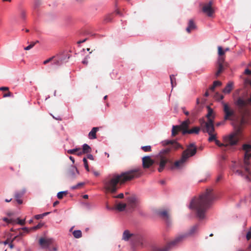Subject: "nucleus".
I'll return each instance as SVG.
<instances>
[{
	"label": "nucleus",
	"mask_w": 251,
	"mask_h": 251,
	"mask_svg": "<svg viewBox=\"0 0 251 251\" xmlns=\"http://www.w3.org/2000/svg\"><path fill=\"white\" fill-rule=\"evenodd\" d=\"M83 161L84 167H85L86 170L88 172H89V166H88V162H87V159L85 157L83 158Z\"/></svg>",
	"instance_id": "nucleus-41"
},
{
	"label": "nucleus",
	"mask_w": 251,
	"mask_h": 251,
	"mask_svg": "<svg viewBox=\"0 0 251 251\" xmlns=\"http://www.w3.org/2000/svg\"><path fill=\"white\" fill-rule=\"evenodd\" d=\"M218 53L219 56H224V55L225 53V51L223 49L222 47L221 46H218Z\"/></svg>",
	"instance_id": "nucleus-35"
},
{
	"label": "nucleus",
	"mask_w": 251,
	"mask_h": 251,
	"mask_svg": "<svg viewBox=\"0 0 251 251\" xmlns=\"http://www.w3.org/2000/svg\"><path fill=\"white\" fill-rule=\"evenodd\" d=\"M245 74L249 75H251V70H250L248 69H246L245 71Z\"/></svg>",
	"instance_id": "nucleus-55"
},
{
	"label": "nucleus",
	"mask_w": 251,
	"mask_h": 251,
	"mask_svg": "<svg viewBox=\"0 0 251 251\" xmlns=\"http://www.w3.org/2000/svg\"><path fill=\"white\" fill-rule=\"evenodd\" d=\"M22 229L25 230V231L26 232H28L30 230H32V229H30V228L29 229V228H28L27 227H24V228H22Z\"/></svg>",
	"instance_id": "nucleus-62"
},
{
	"label": "nucleus",
	"mask_w": 251,
	"mask_h": 251,
	"mask_svg": "<svg viewBox=\"0 0 251 251\" xmlns=\"http://www.w3.org/2000/svg\"><path fill=\"white\" fill-rule=\"evenodd\" d=\"M200 131V127L198 126H194L192 128L189 129L188 131H185L187 134H198Z\"/></svg>",
	"instance_id": "nucleus-25"
},
{
	"label": "nucleus",
	"mask_w": 251,
	"mask_h": 251,
	"mask_svg": "<svg viewBox=\"0 0 251 251\" xmlns=\"http://www.w3.org/2000/svg\"><path fill=\"white\" fill-rule=\"evenodd\" d=\"M10 242V240L9 238H7L4 242L3 244L5 245L9 244Z\"/></svg>",
	"instance_id": "nucleus-60"
},
{
	"label": "nucleus",
	"mask_w": 251,
	"mask_h": 251,
	"mask_svg": "<svg viewBox=\"0 0 251 251\" xmlns=\"http://www.w3.org/2000/svg\"><path fill=\"white\" fill-rule=\"evenodd\" d=\"M59 203V202L58 201H55L53 204V206L54 207L56 206L57 204H58Z\"/></svg>",
	"instance_id": "nucleus-64"
},
{
	"label": "nucleus",
	"mask_w": 251,
	"mask_h": 251,
	"mask_svg": "<svg viewBox=\"0 0 251 251\" xmlns=\"http://www.w3.org/2000/svg\"><path fill=\"white\" fill-rule=\"evenodd\" d=\"M212 1H210L207 3L203 4L202 8V12L208 16L211 17L214 13V10L212 7Z\"/></svg>",
	"instance_id": "nucleus-10"
},
{
	"label": "nucleus",
	"mask_w": 251,
	"mask_h": 251,
	"mask_svg": "<svg viewBox=\"0 0 251 251\" xmlns=\"http://www.w3.org/2000/svg\"><path fill=\"white\" fill-rule=\"evenodd\" d=\"M130 238L134 239V235L130 233L128 230H125L123 234L122 239L125 241H128Z\"/></svg>",
	"instance_id": "nucleus-18"
},
{
	"label": "nucleus",
	"mask_w": 251,
	"mask_h": 251,
	"mask_svg": "<svg viewBox=\"0 0 251 251\" xmlns=\"http://www.w3.org/2000/svg\"><path fill=\"white\" fill-rule=\"evenodd\" d=\"M154 163V160L149 156H146L142 158V165L144 169L149 168Z\"/></svg>",
	"instance_id": "nucleus-12"
},
{
	"label": "nucleus",
	"mask_w": 251,
	"mask_h": 251,
	"mask_svg": "<svg viewBox=\"0 0 251 251\" xmlns=\"http://www.w3.org/2000/svg\"><path fill=\"white\" fill-rule=\"evenodd\" d=\"M78 151H77L75 154H77V155L79 156L82 155V154H84L83 152H82V150L80 148H77Z\"/></svg>",
	"instance_id": "nucleus-50"
},
{
	"label": "nucleus",
	"mask_w": 251,
	"mask_h": 251,
	"mask_svg": "<svg viewBox=\"0 0 251 251\" xmlns=\"http://www.w3.org/2000/svg\"><path fill=\"white\" fill-rule=\"evenodd\" d=\"M9 247H10V248L11 249H13V248H14V244H13V243H12V242H10V243L9 244Z\"/></svg>",
	"instance_id": "nucleus-61"
},
{
	"label": "nucleus",
	"mask_w": 251,
	"mask_h": 251,
	"mask_svg": "<svg viewBox=\"0 0 251 251\" xmlns=\"http://www.w3.org/2000/svg\"><path fill=\"white\" fill-rule=\"evenodd\" d=\"M20 17H21V19H22L23 20H25V19L26 13L25 11L22 10L21 12Z\"/></svg>",
	"instance_id": "nucleus-45"
},
{
	"label": "nucleus",
	"mask_w": 251,
	"mask_h": 251,
	"mask_svg": "<svg viewBox=\"0 0 251 251\" xmlns=\"http://www.w3.org/2000/svg\"><path fill=\"white\" fill-rule=\"evenodd\" d=\"M23 195H24V193L21 192H17L15 194V198L16 201H17V202L20 204H21L23 203V201L21 199V198H22V196H23Z\"/></svg>",
	"instance_id": "nucleus-24"
},
{
	"label": "nucleus",
	"mask_w": 251,
	"mask_h": 251,
	"mask_svg": "<svg viewBox=\"0 0 251 251\" xmlns=\"http://www.w3.org/2000/svg\"><path fill=\"white\" fill-rule=\"evenodd\" d=\"M0 91L7 92L9 91V88L7 87H0Z\"/></svg>",
	"instance_id": "nucleus-52"
},
{
	"label": "nucleus",
	"mask_w": 251,
	"mask_h": 251,
	"mask_svg": "<svg viewBox=\"0 0 251 251\" xmlns=\"http://www.w3.org/2000/svg\"><path fill=\"white\" fill-rule=\"evenodd\" d=\"M39 244L43 248H48L52 243V239L47 238H41L39 239Z\"/></svg>",
	"instance_id": "nucleus-14"
},
{
	"label": "nucleus",
	"mask_w": 251,
	"mask_h": 251,
	"mask_svg": "<svg viewBox=\"0 0 251 251\" xmlns=\"http://www.w3.org/2000/svg\"><path fill=\"white\" fill-rule=\"evenodd\" d=\"M38 42H39L38 41H36L35 42H31L29 45H28V46L25 47L24 48V50H30L31 49H32L35 45V44L37 43H38Z\"/></svg>",
	"instance_id": "nucleus-38"
},
{
	"label": "nucleus",
	"mask_w": 251,
	"mask_h": 251,
	"mask_svg": "<svg viewBox=\"0 0 251 251\" xmlns=\"http://www.w3.org/2000/svg\"><path fill=\"white\" fill-rule=\"evenodd\" d=\"M67 194H68L67 191H61V192H59V193H58L57 196L58 199H62L63 197V196L66 195Z\"/></svg>",
	"instance_id": "nucleus-37"
},
{
	"label": "nucleus",
	"mask_w": 251,
	"mask_h": 251,
	"mask_svg": "<svg viewBox=\"0 0 251 251\" xmlns=\"http://www.w3.org/2000/svg\"><path fill=\"white\" fill-rule=\"evenodd\" d=\"M164 144L167 145H170L172 148H174L176 150L179 148L181 147L179 143L174 140L166 141L164 142Z\"/></svg>",
	"instance_id": "nucleus-19"
},
{
	"label": "nucleus",
	"mask_w": 251,
	"mask_h": 251,
	"mask_svg": "<svg viewBox=\"0 0 251 251\" xmlns=\"http://www.w3.org/2000/svg\"><path fill=\"white\" fill-rule=\"evenodd\" d=\"M73 235L75 238H80L82 237V232L80 230H74L73 232Z\"/></svg>",
	"instance_id": "nucleus-31"
},
{
	"label": "nucleus",
	"mask_w": 251,
	"mask_h": 251,
	"mask_svg": "<svg viewBox=\"0 0 251 251\" xmlns=\"http://www.w3.org/2000/svg\"><path fill=\"white\" fill-rule=\"evenodd\" d=\"M157 214L162 218H163L166 222H169L170 220V215L169 212L167 210H160L158 211Z\"/></svg>",
	"instance_id": "nucleus-15"
},
{
	"label": "nucleus",
	"mask_w": 251,
	"mask_h": 251,
	"mask_svg": "<svg viewBox=\"0 0 251 251\" xmlns=\"http://www.w3.org/2000/svg\"><path fill=\"white\" fill-rule=\"evenodd\" d=\"M235 104L241 111H243V109L247 105L251 106V94H250L249 98L246 100L241 98H239L236 101Z\"/></svg>",
	"instance_id": "nucleus-9"
},
{
	"label": "nucleus",
	"mask_w": 251,
	"mask_h": 251,
	"mask_svg": "<svg viewBox=\"0 0 251 251\" xmlns=\"http://www.w3.org/2000/svg\"><path fill=\"white\" fill-rule=\"evenodd\" d=\"M214 199L212 189L208 188L199 198L192 200L190 208L196 211L197 216L199 219H203L206 210L210 207Z\"/></svg>",
	"instance_id": "nucleus-2"
},
{
	"label": "nucleus",
	"mask_w": 251,
	"mask_h": 251,
	"mask_svg": "<svg viewBox=\"0 0 251 251\" xmlns=\"http://www.w3.org/2000/svg\"><path fill=\"white\" fill-rule=\"evenodd\" d=\"M215 144L219 147L223 149L224 150H226V144L225 143H221L219 140H215Z\"/></svg>",
	"instance_id": "nucleus-32"
},
{
	"label": "nucleus",
	"mask_w": 251,
	"mask_h": 251,
	"mask_svg": "<svg viewBox=\"0 0 251 251\" xmlns=\"http://www.w3.org/2000/svg\"><path fill=\"white\" fill-rule=\"evenodd\" d=\"M171 83L172 84V87H174L176 86V78L174 75H171L170 76Z\"/></svg>",
	"instance_id": "nucleus-34"
},
{
	"label": "nucleus",
	"mask_w": 251,
	"mask_h": 251,
	"mask_svg": "<svg viewBox=\"0 0 251 251\" xmlns=\"http://www.w3.org/2000/svg\"><path fill=\"white\" fill-rule=\"evenodd\" d=\"M3 220L8 223H10L11 222V220H9V219H8L7 218H4L3 219Z\"/></svg>",
	"instance_id": "nucleus-58"
},
{
	"label": "nucleus",
	"mask_w": 251,
	"mask_h": 251,
	"mask_svg": "<svg viewBox=\"0 0 251 251\" xmlns=\"http://www.w3.org/2000/svg\"><path fill=\"white\" fill-rule=\"evenodd\" d=\"M87 157L88 159H89L90 160H94L93 156L92 154H88Z\"/></svg>",
	"instance_id": "nucleus-56"
},
{
	"label": "nucleus",
	"mask_w": 251,
	"mask_h": 251,
	"mask_svg": "<svg viewBox=\"0 0 251 251\" xmlns=\"http://www.w3.org/2000/svg\"><path fill=\"white\" fill-rule=\"evenodd\" d=\"M215 98L219 100H222L224 99V97L223 95H221L220 94L218 93H216L215 95Z\"/></svg>",
	"instance_id": "nucleus-40"
},
{
	"label": "nucleus",
	"mask_w": 251,
	"mask_h": 251,
	"mask_svg": "<svg viewBox=\"0 0 251 251\" xmlns=\"http://www.w3.org/2000/svg\"><path fill=\"white\" fill-rule=\"evenodd\" d=\"M82 152H83L84 154L90 153L92 151L91 147L87 144H84L82 147Z\"/></svg>",
	"instance_id": "nucleus-27"
},
{
	"label": "nucleus",
	"mask_w": 251,
	"mask_h": 251,
	"mask_svg": "<svg viewBox=\"0 0 251 251\" xmlns=\"http://www.w3.org/2000/svg\"><path fill=\"white\" fill-rule=\"evenodd\" d=\"M124 196L123 193H120L119 195H118L117 196L114 197V198H118V199H123V198H124Z\"/></svg>",
	"instance_id": "nucleus-54"
},
{
	"label": "nucleus",
	"mask_w": 251,
	"mask_h": 251,
	"mask_svg": "<svg viewBox=\"0 0 251 251\" xmlns=\"http://www.w3.org/2000/svg\"><path fill=\"white\" fill-rule=\"evenodd\" d=\"M225 69V65H218V70L215 73V75L218 77L223 72Z\"/></svg>",
	"instance_id": "nucleus-30"
},
{
	"label": "nucleus",
	"mask_w": 251,
	"mask_h": 251,
	"mask_svg": "<svg viewBox=\"0 0 251 251\" xmlns=\"http://www.w3.org/2000/svg\"><path fill=\"white\" fill-rule=\"evenodd\" d=\"M141 149L145 152H150L151 151V148L150 146H143Z\"/></svg>",
	"instance_id": "nucleus-39"
},
{
	"label": "nucleus",
	"mask_w": 251,
	"mask_h": 251,
	"mask_svg": "<svg viewBox=\"0 0 251 251\" xmlns=\"http://www.w3.org/2000/svg\"><path fill=\"white\" fill-rule=\"evenodd\" d=\"M78 151L77 148H75L72 150H69L67 151V152L69 154H75L77 151Z\"/></svg>",
	"instance_id": "nucleus-42"
},
{
	"label": "nucleus",
	"mask_w": 251,
	"mask_h": 251,
	"mask_svg": "<svg viewBox=\"0 0 251 251\" xmlns=\"http://www.w3.org/2000/svg\"><path fill=\"white\" fill-rule=\"evenodd\" d=\"M13 94L10 92L9 91H7L6 93H4L3 95V97H12Z\"/></svg>",
	"instance_id": "nucleus-46"
},
{
	"label": "nucleus",
	"mask_w": 251,
	"mask_h": 251,
	"mask_svg": "<svg viewBox=\"0 0 251 251\" xmlns=\"http://www.w3.org/2000/svg\"><path fill=\"white\" fill-rule=\"evenodd\" d=\"M128 205L131 208H134L136 206L137 203V198L135 196L128 197L127 199Z\"/></svg>",
	"instance_id": "nucleus-16"
},
{
	"label": "nucleus",
	"mask_w": 251,
	"mask_h": 251,
	"mask_svg": "<svg viewBox=\"0 0 251 251\" xmlns=\"http://www.w3.org/2000/svg\"><path fill=\"white\" fill-rule=\"evenodd\" d=\"M225 57L224 56H219L218 60V65H225Z\"/></svg>",
	"instance_id": "nucleus-36"
},
{
	"label": "nucleus",
	"mask_w": 251,
	"mask_h": 251,
	"mask_svg": "<svg viewBox=\"0 0 251 251\" xmlns=\"http://www.w3.org/2000/svg\"><path fill=\"white\" fill-rule=\"evenodd\" d=\"M239 131H237L224 137V142L226 144V147L232 146L238 144L239 141Z\"/></svg>",
	"instance_id": "nucleus-6"
},
{
	"label": "nucleus",
	"mask_w": 251,
	"mask_h": 251,
	"mask_svg": "<svg viewBox=\"0 0 251 251\" xmlns=\"http://www.w3.org/2000/svg\"><path fill=\"white\" fill-rule=\"evenodd\" d=\"M182 110H183V112H184V113L186 115H187V116H188V115H189V112H188V111H186V110H185V108H184V107L182 108Z\"/></svg>",
	"instance_id": "nucleus-59"
},
{
	"label": "nucleus",
	"mask_w": 251,
	"mask_h": 251,
	"mask_svg": "<svg viewBox=\"0 0 251 251\" xmlns=\"http://www.w3.org/2000/svg\"><path fill=\"white\" fill-rule=\"evenodd\" d=\"M54 58V56H52L51 57H50L49 58V59L45 60L44 62H43V64L44 65H46L47 64H48V63L49 62H50L51 61H52V60H53V59Z\"/></svg>",
	"instance_id": "nucleus-44"
},
{
	"label": "nucleus",
	"mask_w": 251,
	"mask_h": 251,
	"mask_svg": "<svg viewBox=\"0 0 251 251\" xmlns=\"http://www.w3.org/2000/svg\"><path fill=\"white\" fill-rule=\"evenodd\" d=\"M84 183H78L76 185L77 186V188H79L81 186H82L83 185Z\"/></svg>",
	"instance_id": "nucleus-63"
},
{
	"label": "nucleus",
	"mask_w": 251,
	"mask_h": 251,
	"mask_svg": "<svg viewBox=\"0 0 251 251\" xmlns=\"http://www.w3.org/2000/svg\"><path fill=\"white\" fill-rule=\"evenodd\" d=\"M233 88V83L230 82L228 83L226 87L223 89V92L225 93H229Z\"/></svg>",
	"instance_id": "nucleus-26"
},
{
	"label": "nucleus",
	"mask_w": 251,
	"mask_h": 251,
	"mask_svg": "<svg viewBox=\"0 0 251 251\" xmlns=\"http://www.w3.org/2000/svg\"><path fill=\"white\" fill-rule=\"evenodd\" d=\"M241 118L240 121L241 126L248 124L250 118V114L246 110L241 111Z\"/></svg>",
	"instance_id": "nucleus-11"
},
{
	"label": "nucleus",
	"mask_w": 251,
	"mask_h": 251,
	"mask_svg": "<svg viewBox=\"0 0 251 251\" xmlns=\"http://www.w3.org/2000/svg\"><path fill=\"white\" fill-rule=\"evenodd\" d=\"M197 26L193 19H190L188 22V26L186 30L188 33H190L191 31L196 29Z\"/></svg>",
	"instance_id": "nucleus-17"
},
{
	"label": "nucleus",
	"mask_w": 251,
	"mask_h": 251,
	"mask_svg": "<svg viewBox=\"0 0 251 251\" xmlns=\"http://www.w3.org/2000/svg\"><path fill=\"white\" fill-rule=\"evenodd\" d=\"M98 129L99 128L97 127H93L91 131L89 133V138L91 139H96L97 138L96 132H97Z\"/></svg>",
	"instance_id": "nucleus-23"
},
{
	"label": "nucleus",
	"mask_w": 251,
	"mask_h": 251,
	"mask_svg": "<svg viewBox=\"0 0 251 251\" xmlns=\"http://www.w3.org/2000/svg\"><path fill=\"white\" fill-rule=\"evenodd\" d=\"M78 174L77 168L74 166H72L69 170L68 175L70 177L74 178L76 174Z\"/></svg>",
	"instance_id": "nucleus-20"
},
{
	"label": "nucleus",
	"mask_w": 251,
	"mask_h": 251,
	"mask_svg": "<svg viewBox=\"0 0 251 251\" xmlns=\"http://www.w3.org/2000/svg\"><path fill=\"white\" fill-rule=\"evenodd\" d=\"M43 225L42 224L39 223L37 226L30 228V229L36 230L37 229L41 228L43 226Z\"/></svg>",
	"instance_id": "nucleus-43"
},
{
	"label": "nucleus",
	"mask_w": 251,
	"mask_h": 251,
	"mask_svg": "<svg viewBox=\"0 0 251 251\" xmlns=\"http://www.w3.org/2000/svg\"><path fill=\"white\" fill-rule=\"evenodd\" d=\"M187 237V234H179L176 236L174 239L168 242L165 247L162 248L154 247L152 248V251H168L181 243Z\"/></svg>",
	"instance_id": "nucleus-4"
},
{
	"label": "nucleus",
	"mask_w": 251,
	"mask_h": 251,
	"mask_svg": "<svg viewBox=\"0 0 251 251\" xmlns=\"http://www.w3.org/2000/svg\"><path fill=\"white\" fill-rule=\"evenodd\" d=\"M181 131V130L179 128L178 126H173L172 130V136H176L178 134V131Z\"/></svg>",
	"instance_id": "nucleus-28"
},
{
	"label": "nucleus",
	"mask_w": 251,
	"mask_h": 251,
	"mask_svg": "<svg viewBox=\"0 0 251 251\" xmlns=\"http://www.w3.org/2000/svg\"><path fill=\"white\" fill-rule=\"evenodd\" d=\"M52 61L53 64L56 66H59L62 64V60L61 59L56 58L55 57Z\"/></svg>",
	"instance_id": "nucleus-33"
},
{
	"label": "nucleus",
	"mask_w": 251,
	"mask_h": 251,
	"mask_svg": "<svg viewBox=\"0 0 251 251\" xmlns=\"http://www.w3.org/2000/svg\"><path fill=\"white\" fill-rule=\"evenodd\" d=\"M143 173L141 167L134 168L121 173L109 175L103 181L105 192L112 194L115 193L121 185L127 181L141 177Z\"/></svg>",
	"instance_id": "nucleus-1"
},
{
	"label": "nucleus",
	"mask_w": 251,
	"mask_h": 251,
	"mask_svg": "<svg viewBox=\"0 0 251 251\" xmlns=\"http://www.w3.org/2000/svg\"><path fill=\"white\" fill-rule=\"evenodd\" d=\"M251 238V230L248 231L246 235V239L248 241L250 240Z\"/></svg>",
	"instance_id": "nucleus-48"
},
{
	"label": "nucleus",
	"mask_w": 251,
	"mask_h": 251,
	"mask_svg": "<svg viewBox=\"0 0 251 251\" xmlns=\"http://www.w3.org/2000/svg\"><path fill=\"white\" fill-rule=\"evenodd\" d=\"M190 123L191 122L190 120L187 119L184 121L182 122V123L178 126L182 134L185 135L187 134V132H186L185 131H188V127Z\"/></svg>",
	"instance_id": "nucleus-13"
},
{
	"label": "nucleus",
	"mask_w": 251,
	"mask_h": 251,
	"mask_svg": "<svg viewBox=\"0 0 251 251\" xmlns=\"http://www.w3.org/2000/svg\"><path fill=\"white\" fill-rule=\"evenodd\" d=\"M17 220L18 221V224L20 225H24L25 224V220L24 219V220H21L20 219H18Z\"/></svg>",
	"instance_id": "nucleus-47"
},
{
	"label": "nucleus",
	"mask_w": 251,
	"mask_h": 251,
	"mask_svg": "<svg viewBox=\"0 0 251 251\" xmlns=\"http://www.w3.org/2000/svg\"><path fill=\"white\" fill-rule=\"evenodd\" d=\"M197 148L194 143H191L187 146L186 149L182 152L180 159L175 163V166L179 168L183 166L188 159L194 156L197 152Z\"/></svg>",
	"instance_id": "nucleus-3"
},
{
	"label": "nucleus",
	"mask_w": 251,
	"mask_h": 251,
	"mask_svg": "<svg viewBox=\"0 0 251 251\" xmlns=\"http://www.w3.org/2000/svg\"><path fill=\"white\" fill-rule=\"evenodd\" d=\"M171 149L169 148H167L165 149L164 151H161L159 155V167L158 169V171L159 172H161L163 171L166 163L169 162V153Z\"/></svg>",
	"instance_id": "nucleus-7"
},
{
	"label": "nucleus",
	"mask_w": 251,
	"mask_h": 251,
	"mask_svg": "<svg viewBox=\"0 0 251 251\" xmlns=\"http://www.w3.org/2000/svg\"><path fill=\"white\" fill-rule=\"evenodd\" d=\"M222 104L225 114L224 119L225 120H230L231 117L235 116L234 110L227 103L223 102Z\"/></svg>",
	"instance_id": "nucleus-8"
},
{
	"label": "nucleus",
	"mask_w": 251,
	"mask_h": 251,
	"mask_svg": "<svg viewBox=\"0 0 251 251\" xmlns=\"http://www.w3.org/2000/svg\"><path fill=\"white\" fill-rule=\"evenodd\" d=\"M222 85V82L220 81L217 80L213 82V85L210 86L209 89L211 91H214L215 88L217 86H220Z\"/></svg>",
	"instance_id": "nucleus-29"
},
{
	"label": "nucleus",
	"mask_w": 251,
	"mask_h": 251,
	"mask_svg": "<svg viewBox=\"0 0 251 251\" xmlns=\"http://www.w3.org/2000/svg\"><path fill=\"white\" fill-rule=\"evenodd\" d=\"M201 127L203 132H207L209 135L208 141L212 142L216 140V135L213 134L214 132V126L213 124V121L212 119H209L208 122H205L204 120L200 121Z\"/></svg>",
	"instance_id": "nucleus-5"
},
{
	"label": "nucleus",
	"mask_w": 251,
	"mask_h": 251,
	"mask_svg": "<svg viewBox=\"0 0 251 251\" xmlns=\"http://www.w3.org/2000/svg\"><path fill=\"white\" fill-rule=\"evenodd\" d=\"M212 114V111L211 110H209L208 113L207 114V119H208L207 122L209 121V119H211L210 117L211 116Z\"/></svg>",
	"instance_id": "nucleus-51"
},
{
	"label": "nucleus",
	"mask_w": 251,
	"mask_h": 251,
	"mask_svg": "<svg viewBox=\"0 0 251 251\" xmlns=\"http://www.w3.org/2000/svg\"><path fill=\"white\" fill-rule=\"evenodd\" d=\"M127 205L126 203H119L115 205L114 209L118 210V211L122 212L125 210Z\"/></svg>",
	"instance_id": "nucleus-21"
},
{
	"label": "nucleus",
	"mask_w": 251,
	"mask_h": 251,
	"mask_svg": "<svg viewBox=\"0 0 251 251\" xmlns=\"http://www.w3.org/2000/svg\"><path fill=\"white\" fill-rule=\"evenodd\" d=\"M199 226L198 225H196L192 226L189 229V231L187 233H184L185 234L187 235V237L190 235H192L196 233L198 230Z\"/></svg>",
	"instance_id": "nucleus-22"
},
{
	"label": "nucleus",
	"mask_w": 251,
	"mask_h": 251,
	"mask_svg": "<svg viewBox=\"0 0 251 251\" xmlns=\"http://www.w3.org/2000/svg\"><path fill=\"white\" fill-rule=\"evenodd\" d=\"M82 63L85 65H87L88 63V58L86 57L82 61Z\"/></svg>",
	"instance_id": "nucleus-57"
},
{
	"label": "nucleus",
	"mask_w": 251,
	"mask_h": 251,
	"mask_svg": "<svg viewBox=\"0 0 251 251\" xmlns=\"http://www.w3.org/2000/svg\"><path fill=\"white\" fill-rule=\"evenodd\" d=\"M43 217H44V215H42V214L36 215L35 216V218L37 220H39L40 219L43 218Z\"/></svg>",
	"instance_id": "nucleus-53"
},
{
	"label": "nucleus",
	"mask_w": 251,
	"mask_h": 251,
	"mask_svg": "<svg viewBox=\"0 0 251 251\" xmlns=\"http://www.w3.org/2000/svg\"><path fill=\"white\" fill-rule=\"evenodd\" d=\"M41 3L40 0H35L34 2V7H37Z\"/></svg>",
	"instance_id": "nucleus-49"
}]
</instances>
